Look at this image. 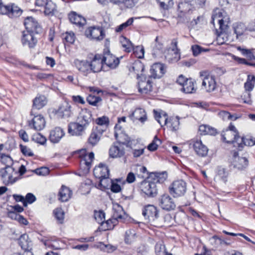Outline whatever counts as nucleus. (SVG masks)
<instances>
[{
    "instance_id": "obj_1",
    "label": "nucleus",
    "mask_w": 255,
    "mask_h": 255,
    "mask_svg": "<svg viewBox=\"0 0 255 255\" xmlns=\"http://www.w3.org/2000/svg\"><path fill=\"white\" fill-rule=\"evenodd\" d=\"M220 136L221 140L224 143L230 144L237 143L240 150L245 145H253L255 144L252 139L249 140L242 136L238 128L232 123H230L228 127L222 129Z\"/></svg>"
},
{
    "instance_id": "obj_2",
    "label": "nucleus",
    "mask_w": 255,
    "mask_h": 255,
    "mask_svg": "<svg viewBox=\"0 0 255 255\" xmlns=\"http://www.w3.org/2000/svg\"><path fill=\"white\" fill-rule=\"evenodd\" d=\"M72 155L74 158L78 159L80 168L83 173L89 172L95 158L94 153L88 152L86 148H82L73 151Z\"/></svg>"
},
{
    "instance_id": "obj_3",
    "label": "nucleus",
    "mask_w": 255,
    "mask_h": 255,
    "mask_svg": "<svg viewBox=\"0 0 255 255\" xmlns=\"http://www.w3.org/2000/svg\"><path fill=\"white\" fill-rule=\"evenodd\" d=\"M113 217L107 221H102L98 227L99 231H105L112 230L118 224L119 222H125L128 218V215L124 208H114Z\"/></svg>"
},
{
    "instance_id": "obj_4",
    "label": "nucleus",
    "mask_w": 255,
    "mask_h": 255,
    "mask_svg": "<svg viewBox=\"0 0 255 255\" xmlns=\"http://www.w3.org/2000/svg\"><path fill=\"white\" fill-rule=\"evenodd\" d=\"M207 0H183L178 5L181 16L192 13L193 11L205 7Z\"/></svg>"
},
{
    "instance_id": "obj_5",
    "label": "nucleus",
    "mask_w": 255,
    "mask_h": 255,
    "mask_svg": "<svg viewBox=\"0 0 255 255\" xmlns=\"http://www.w3.org/2000/svg\"><path fill=\"white\" fill-rule=\"evenodd\" d=\"M202 82L201 89L207 93H211L217 88V83L215 76L212 75L208 70H203L200 72Z\"/></svg>"
},
{
    "instance_id": "obj_6",
    "label": "nucleus",
    "mask_w": 255,
    "mask_h": 255,
    "mask_svg": "<svg viewBox=\"0 0 255 255\" xmlns=\"http://www.w3.org/2000/svg\"><path fill=\"white\" fill-rule=\"evenodd\" d=\"M137 82V89L139 93L142 94L152 95L155 89V85L151 77L142 76Z\"/></svg>"
},
{
    "instance_id": "obj_7",
    "label": "nucleus",
    "mask_w": 255,
    "mask_h": 255,
    "mask_svg": "<svg viewBox=\"0 0 255 255\" xmlns=\"http://www.w3.org/2000/svg\"><path fill=\"white\" fill-rule=\"evenodd\" d=\"M176 82L181 87L180 91L185 94H193L196 92V82L192 78H187L183 75H180Z\"/></svg>"
},
{
    "instance_id": "obj_8",
    "label": "nucleus",
    "mask_w": 255,
    "mask_h": 255,
    "mask_svg": "<svg viewBox=\"0 0 255 255\" xmlns=\"http://www.w3.org/2000/svg\"><path fill=\"white\" fill-rule=\"evenodd\" d=\"M104 68L110 70L116 69L119 65L120 60L112 54L109 47H106L102 52Z\"/></svg>"
},
{
    "instance_id": "obj_9",
    "label": "nucleus",
    "mask_w": 255,
    "mask_h": 255,
    "mask_svg": "<svg viewBox=\"0 0 255 255\" xmlns=\"http://www.w3.org/2000/svg\"><path fill=\"white\" fill-rule=\"evenodd\" d=\"M42 34L22 31L20 39L21 43L23 46L27 47L30 50H33L38 44L39 37L41 36Z\"/></svg>"
},
{
    "instance_id": "obj_10",
    "label": "nucleus",
    "mask_w": 255,
    "mask_h": 255,
    "mask_svg": "<svg viewBox=\"0 0 255 255\" xmlns=\"http://www.w3.org/2000/svg\"><path fill=\"white\" fill-rule=\"evenodd\" d=\"M84 35L90 40L100 41L105 37L106 33L102 26L94 25L86 28Z\"/></svg>"
},
{
    "instance_id": "obj_11",
    "label": "nucleus",
    "mask_w": 255,
    "mask_h": 255,
    "mask_svg": "<svg viewBox=\"0 0 255 255\" xmlns=\"http://www.w3.org/2000/svg\"><path fill=\"white\" fill-rule=\"evenodd\" d=\"M169 192L174 197L183 196L187 191V183L182 179L174 180L169 187Z\"/></svg>"
},
{
    "instance_id": "obj_12",
    "label": "nucleus",
    "mask_w": 255,
    "mask_h": 255,
    "mask_svg": "<svg viewBox=\"0 0 255 255\" xmlns=\"http://www.w3.org/2000/svg\"><path fill=\"white\" fill-rule=\"evenodd\" d=\"M215 20L217 21L219 25V29H216L217 34L219 36L228 30L230 18L227 16H223L222 13L220 12L212 15L211 23L214 25Z\"/></svg>"
},
{
    "instance_id": "obj_13",
    "label": "nucleus",
    "mask_w": 255,
    "mask_h": 255,
    "mask_svg": "<svg viewBox=\"0 0 255 255\" xmlns=\"http://www.w3.org/2000/svg\"><path fill=\"white\" fill-rule=\"evenodd\" d=\"M23 25L25 32H33L36 34H43V29L38 20L32 16H27L24 18Z\"/></svg>"
},
{
    "instance_id": "obj_14",
    "label": "nucleus",
    "mask_w": 255,
    "mask_h": 255,
    "mask_svg": "<svg viewBox=\"0 0 255 255\" xmlns=\"http://www.w3.org/2000/svg\"><path fill=\"white\" fill-rule=\"evenodd\" d=\"M23 10L14 3L4 4L0 8V14L6 15L11 19H16L22 13Z\"/></svg>"
},
{
    "instance_id": "obj_15",
    "label": "nucleus",
    "mask_w": 255,
    "mask_h": 255,
    "mask_svg": "<svg viewBox=\"0 0 255 255\" xmlns=\"http://www.w3.org/2000/svg\"><path fill=\"white\" fill-rule=\"evenodd\" d=\"M14 174H15L14 169L10 166L6 165L0 169V177L6 186L13 184L18 180L17 177H13Z\"/></svg>"
},
{
    "instance_id": "obj_16",
    "label": "nucleus",
    "mask_w": 255,
    "mask_h": 255,
    "mask_svg": "<svg viewBox=\"0 0 255 255\" xmlns=\"http://www.w3.org/2000/svg\"><path fill=\"white\" fill-rule=\"evenodd\" d=\"M190 146H191L195 154L200 157H205L208 155L209 148L205 145L201 138H194L190 140Z\"/></svg>"
},
{
    "instance_id": "obj_17",
    "label": "nucleus",
    "mask_w": 255,
    "mask_h": 255,
    "mask_svg": "<svg viewBox=\"0 0 255 255\" xmlns=\"http://www.w3.org/2000/svg\"><path fill=\"white\" fill-rule=\"evenodd\" d=\"M52 113L58 119H66L73 114V108L70 103L65 102L60 104L57 109H54Z\"/></svg>"
},
{
    "instance_id": "obj_18",
    "label": "nucleus",
    "mask_w": 255,
    "mask_h": 255,
    "mask_svg": "<svg viewBox=\"0 0 255 255\" xmlns=\"http://www.w3.org/2000/svg\"><path fill=\"white\" fill-rule=\"evenodd\" d=\"M89 59H90L89 63L92 72H99L105 68L102 53H91L89 55Z\"/></svg>"
},
{
    "instance_id": "obj_19",
    "label": "nucleus",
    "mask_w": 255,
    "mask_h": 255,
    "mask_svg": "<svg viewBox=\"0 0 255 255\" xmlns=\"http://www.w3.org/2000/svg\"><path fill=\"white\" fill-rule=\"evenodd\" d=\"M140 191L149 197H154L157 194L156 184L153 181L143 180L139 185Z\"/></svg>"
},
{
    "instance_id": "obj_20",
    "label": "nucleus",
    "mask_w": 255,
    "mask_h": 255,
    "mask_svg": "<svg viewBox=\"0 0 255 255\" xmlns=\"http://www.w3.org/2000/svg\"><path fill=\"white\" fill-rule=\"evenodd\" d=\"M33 116H34L33 119L28 122V127L37 131L42 130L45 127L46 124L44 117L41 114L37 115L35 114Z\"/></svg>"
},
{
    "instance_id": "obj_21",
    "label": "nucleus",
    "mask_w": 255,
    "mask_h": 255,
    "mask_svg": "<svg viewBox=\"0 0 255 255\" xmlns=\"http://www.w3.org/2000/svg\"><path fill=\"white\" fill-rule=\"evenodd\" d=\"M128 117L132 122H138L142 124L147 120L145 110L141 108H136L129 114Z\"/></svg>"
},
{
    "instance_id": "obj_22",
    "label": "nucleus",
    "mask_w": 255,
    "mask_h": 255,
    "mask_svg": "<svg viewBox=\"0 0 255 255\" xmlns=\"http://www.w3.org/2000/svg\"><path fill=\"white\" fill-rule=\"evenodd\" d=\"M74 65L77 70L83 76H87L92 72L90 63L87 60L75 59Z\"/></svg>"
},
{
    "instance_id": "obj_23",
    "label": "nucleus",
    "mask_w": 255,
    "mask_h": 255,
    "mask_svg": "<svg viewBox=\"0 0 255 255\" xmlns=\"http://www.w3.org/2000/svg\"><path fill=\"white\" fill-rule=\"evenodd\" d=\"M105 131V129L101 127H94L88 139V143L92 146L96 145Z\"/></svg>"
},
{
    "instance_id": "obj_24",
    "label": "nucleus",
    "mask_w": 255,
    "mask_h": 255,
    "mask_svg": "<svg viewBox=\"0 0 255 255\" xmlns=\"http://www.w3.org/2000/svg\"><path fill=\"white\" fill-rule=\"evenodd\" d=\"M93 175L98 179L106 178L110 176V169L106 164L100 163L94 168Z\"/></svg>"
},
{
    "instance_id": "obj_25",
    "label": "nucleus",
    "mask_w": 255,
    "mask_h": 255,
    "mask_svg": "<svg viewBox=\"0 0 255 255\" xmlns=\"http://www.w3.org/2000/svg\"><path fill=\"white\" fill-rule=\"evenodd\" d=\"M86 129V128L78 122H70L68 126V132L72 136H82Z\"/></svg>"
},
{
    "instance_id": "obj_26",
    "label": "nucleus",
    "mask_w": 255,
    "mask_h": 255,
    "mask_svg": "<svg viewBox=\"0 0 255 255\" xmlns=\"http://www.w3.org/2000/svg\"><path fill=\"white\" fill-rule=\"evenodd\" d=\"M115 137L117 140L116 142L125 145L128 147L131 148L132 142H134V139H131L128 135L120 130L119 131H115Z\"/></svg>"
},
{
    "instance_id": "obj_27",
    "label": "nucleus",
    "mask_w": 255,
    "mask_h": 255,
    "mask_svg": "<svg viewBox=\"0 0 255 255\" xmlns=\"http://www.w3.org/2000/svg\"><path fill=\"white\" fill-rule=\"evenodd\" d=\"M109 155L112 158H121L125 154L124 145L116 142H114L109 149Z\"/></svg>"
},
{
    "instance_id": "obj_28",
    "label": "nucleus",
    "mask_w": 255,
    "mask_h": 255,
    "mask_svg": "<svg viewBox=\"0 0 255 255\" xmlns=\"http://www.w3.org/2000/svg\"><path fill=\"white\" fill-rule=\"evenodd\" d=\"M47 104L46 98L41 95H37L32 101V106L30 114L34 115L36 114L35 110H40Z\"/></svg>"
},
{
    "instance_id": "obj_29",
    "label": "nucleus",
    "mask_w": 255,
    "mask_h": 255,
    "mask_svg": "<svg viewBox=\"0 0 255 255\" xmlns=\"http://www.w3.org/2000/svg\"><path fill=\"white\" fill-rule=\"evenodd\" d=\"M151 75L152 78H160L162 77L166 72V68L163 64L160 63H155L150 68Z\"/></svg>"
},
{
    "instance_id": "obj_30",
    "label": "nucleus",
    "mask_w": 255,
    "mask_h": 255,
    "mask_svg": "<svg viewBox=\"0 0 255 255\" xmlns=\"http://www.w3.org/2000/svg\"><path fill=\"white\" fill-rule=\"evenodd\" d=\"M198 132L201 136H214L219 133L217 128L207 124H202L199 126Z\"/></svg>"
},
{
    "instance_id": "obj_31",
    "label": "nucleus",
    "mask_w": 255,
    "mask_h": 255,
    "mask_svg": "<svg viewBox=\"0 0 255 255\" xmlns=\"http://www.w3.org/2000/svg\"><path fill=\"white\" fill-rule=\"evenodd\" d=\"M68 18L71 23L76 25L79 27H83L86 25L87 22L84 17L77 14L75 11H71L68 14Z\"/></svg>"
},
{
    "instance_id": "obj_32",
    "label": "nucleus",
    "mask_w": 255,
    "mask_h": 255,
    "mask_svg": "<svg viewBox=\"0 0 255 255\" xmlns=\"http://www.w3.org/2000/svg\"><path fill=\"white\" fill-rule=\"evenodd\" d=\"M72 193L70 188L62 185L58 193V199L61 202H67L71 198Z\"/></svg>"
},
{
    "instance_id": "obj_33",
    "label": "nucleus",
    "mask_w": 255,
    "mask_h": 255,
    "mask_svg": "<svg viewBox=\"0 0 255 255\" xmlns=\"http://www.w3.org/2000/svg\"><path fill=\"white\" fill-rule=\"evenodd\" d=\"M65 135L63 129L59 127H56L50 132L49 139L53 143H57Z\"/></svg>"
},
{
    "instance_id": "obj_34",
    "label": "nucleus",
    "mask_w": 255,
    "mask_h": 255,
    "mask_svg": "<svg viewBox=\"0 0 255 255\" xmlns=\"http://www.w3.org/2000/svg\"><path fill=\"white\" fill-rule=\"evenodd\" d=\"M61 37L62 42L65 47L70 46L71 45L73 44L76 39L75 33L72 31L63 33Z\"/></svg>"
},
{
    "instance_id": "obj_35",
    "label": "nucleus",
    "mask_w": 255,
    "mask_h": 255,
    "mask_svg": "<svg viewBox=\"0 0 255 255\" xmlns=\"http://www.w3.org/2000/svg\"><path fill=\"white\" fill-rule=\"evenodd\" d=\"M144 66L143 64L139 60L135 61L130 68V72H133L136 74L137 79H139L142 76V72L144 71Z\"/></svg>"
},
{
    "instance_id": "obj_36",
    "label": "nucleus",
    "mask_w": 255,
    "mask_h": 255,
    "mask_svg": "<svg viewBox=\"0 0 255 255\" xmlns=\"http://www.w3.org/2000/svg\"><path fill=\"white\" fill-rule=\"evenodd\" d=\"M179 119L177 117H167V122L164 124L172 131H176L179 128Z\"/></svg>"
},
{
    "instance_id": "obj_37",
    "label": "nucleus",
    "mask_w": 255,
    "mask_h": 255,
    "mask_svg": "<svg viewBox=\"0 0 255 255\" xmlns=\"http://www.w3.org/2000/svg\"><path fill=\"white\" fill-rule=\"evenodd\" d=\"M161 207H174L175 206L173 199L168 194H163L159 199Z\"/></svg>"
},
{
    "instance_id": "obj_38",
    "label": "nucleus",
    "mask_w": 255,
    "mask_h": 255,
    "mask_svg": "<svg viewBox=\"0 0 255 255\" xmlns=\"http://www.w3.org/2000/svg\"><path fill=\"white\" fill-rule=\"evenodd\" d=\"M142 215L146 219L154 220L158 217V211L157 208H144Z\"/></svg>"
},
{
    "instance_id": "obj_39",
    "label": "nucleus",
    "mask_w": 255,
    "mask_h": 255,
    "mask_svg": "<svg viewBox=\"0 0 255 255\" xmlns=\"http://www.w3.org/2000/svg\"><path fill=\"white\" fill-rule=\"evenodd\" d=\"M86 101L90 105L98 108L102 105V98L99 95L90 94L86 97Z\"/></svg>"
},
{
    "instance_id": "obj_40",
    "label": "nucleus",
    "mask_w": 255,
    "mask_h": 255,
    "mask_svg": "<svg viewBox=\"0 0 255 255\" xmlns=\"http://www.w3.org/2000/svg\"><path fill=\"white\" fill-rule=\"evenodd\" d=\"M41 242L43 243L46 247L51 248L55 250H58L60 248L58 245V242L55 238H46L41 239Z\"/></svg>"
},
{
    "instance_id": "obj_41",
    "label": "nucleus",
    "mask_w": 255,
    "mask_h": 255,
    "mask_svg": "<svg viewBox=\"0 0 255 255\" xmlns=\"http://www.w3.org/2000/svg\"><path fill=\"white\" fill-rule=\"evenodd\" d=\"M114 4L119 6H124L126 8H132L138 0H111Z\"/></svg>"
},
{
    "instance_id": "obj_42",
    "label": "nucleus",
    "mask_w": 255,
    "mask_h": 255,
    "mask_svg": "<svg viewBox=\"0 0 255 255\" xmlns=\"http://www.w3.org/2000/svg\"><path fill=\"white\" fill-rule=\"evenodd\" d=\"M255 85V76L254 75H249L247 80L244 83V89L246 93H250L253 91Z\"/></svg>"
},
{
    "instance_id": "obj_43",
    "label": "nucleus",
    "mask_w": 255,
    "mask_h": 255,
    "mask_svg": "<svg viewBox=\"0 0 255 255\" xmlns=\"http://www.w3.org/2000/svg\"><path fill=\"white\" fill-rule=\"evenodd\" d=\"M164 50V44L161 36H156L155 39L154 45L153 47V52L154 54L162 53Z\"/></svg>"
},
{
    "instance_id": "obj_44",
    "label": "nucleus",
    "mask_w": 255,
    "mask_h": 255,
    "mask_svg": "<svg viewBox=\"0 0 255 255\" xmlns=\"http://www.w3.org/2000/svg\"><path fill=\"white\" fill-rule=\"evenodd\" d=\"M135 174L137 178L144 180L148 176V172L145 166L137 165L135 168Z\"/></svg>"
},
{
    "instance_id": "obj_45",
    "label": "nucleus",
    "mask_w": 255,
    "mask_h": 255,
    "mask_svg": "<svg viewBox=\"0 0 255 255\" xmlns=\"http://www.w3.org/2000/svg\"><path fill=\"white\" fill-rule=\"evenodd\" d=\"M92 120L91 113L90 112H86L81 116L79 123L84 126L85 128H87Z\"/></svg>"
},
{
    "instance_id": "obj_46",
    "label": "nucleus",
    "mask_w": 255,
    "mask_h": 255,
    "mask_svg": "<svg viewBox=\"0 0 255 255\" xmlns=\"http://www.w3.org/2000/svg\"><path fill=\"white\" fill-rule=\"evenodd\" d=\"M234 167L239 170L246 168L249 164L248 160L246 157H238V159L233 161Z\"/></svg>"
},
{
    "instance_id": "obj_47",
    "label": "nucleus",
    "mask_w": 255,
    "mask_h": 255,
    "mask_svg": "<svg viewBox=\"0 0 255 255\" xmlns=\"http://www.w3.org/2000/svg\"><path fill=\"white\" fill-rule=\"evenodd\" d=\"M98 188L102 190H105L110 188L111 183H112V179L109 177L106 178H100L98 179Z\"/></svg>"
},
{
    "instance_id": "obj_48",
    "label": "nucleus",
    "mask_w": 255,
    "mask_h": 255,
    "mask_svg": "<svg viewBox=\"0 0 255 255\" xmlns=\"http://www.w3.org/2000/svg\"><path fill=\"white\" fill-rule=\"evenodd\" d=\"M95 123L98 125L97 127H101L106 130L109 125L110 120L107 116H103L96 119Z\"/></svg>"
},
{
    "instance_id": "obj_49",
    "label": "nucleus",
    "mask_w": 255,
    "mask_h": 255,
    "mask_svg": "<svg viewBox=\"0 0 255 255\" xmlns=\"http://www.w3.org/2000/svg\"><path fill=\"white\" fill-rule=\"evenodd\" d=\"M151 177L153 180L152 181L155 184L156 183H162L166 180L167 174L165 172H156L153 174V176H151Z\"/></svg>"
},
{
    "instance_id": "obj_50",
    "label": "nucleus",
    "mask_w": 255,
    "mask_h": 255,
    "mask_svg": "<svg viewBox=\"0 0 255 255\" xmlns=\"http://www.w3.org/2000/svg\"><path fill=\"white\" fill-rule=\"evenodd\" d=\"M56 5L51 0H49L44 6V13L46 15H53L54 14L56 9Z\"/></svg>"
},
{
    "instance_id": "obj_51",
    "label": "nucleus",
    "mask_w": 255,
    "mask_h": 255,
    "mask_svg": "<svg viewBox=\"0 0 255 255\" xmlns=\"http://www.w3.org/2000/svg\"><path fill=\"white\" fill-rule=\"evenodd\" d=\"M121 43L124 51L127 53H130L132 51L133 45L128 39L126 37H123Z\"/></svg>"
},
{
    "instance_id": "obj_52",
    "label": "nucleus",
    "mask_w": 255,
    "mask_h": 255,
    "mask_svg": "<svg viewBox=\"0 0 255 255\" xmlns=\"http://www.w3.org/2000/svg\"><path fill=\"white\" fill-rule=\"evenodd\" d=\"M154 117L155 119L158 122V123L162 126L161 119H163V124L166 123L167 122V114L165 112H159L155 110L153 111Z\"/></svg>"
},
{
    "instance_id": "obj_53",
    "label": "nucleus",
    "mask_w": 255,
    "mask_h": 255,
    "mask_svg": "<svg viewBox=\"0 0 255 255\" xmlns=\"http://www.w3.org/2000/svg\"><path fill=\"white\" fill-rule=\"evenodd\" d=\"M238 50H239L243 55L246 56L248 60L255 61V56L252 49H247L239 47Z\"/></svg>"
},
{
    "instance_id": "obj_54",
    "label": "nucleus",
    "mask_w": 255,
    "mask_h": 255,
    "mask_svg": "<svg viewBox=\"0 0 255 255\" xmlns=\"http://www.w3.org/2000/svg\"><path fill=\"white\" fill-rule=\"evenodd\" d=\"M53 214L57 221L60 224L63 223L65 212L62 208H56L53 211Z\"/></svg>"
},
{
    "instance_id": "obj_55",
    "label": "nucleus",
    "mask_w": 255,
    "mask_h": 255,
    "mask_svg": "<svg viewBox=\"0 0 255 255\" xmlns=\"http://www.w3.org/2000/svg\"><path fill=\"white\" fill-rule=\"evenodd\" d=\"M178 38H176L172 39L170 43V48L171 49V50L173 52L174 54H175L174 58H176L177 57H180V49L178 47Z\"/></svg>"
},
{
    "instance_id": "obj_56",
    "label": "nucleus",
    "mask_w": 255,
    "mask_h": 255,
    "mask_svg": "<svg viewBox=\"0 0 255 255\" xmlns=\"http://www.w3.org/2000/svg\"><path fill=\"white\" fill-rule=\"evenodd\" d=\"M133 54L137 58L141 59L143 58L144 54V50L142 46H136L133 47Z\"/></svg>"
},
{
    "instance_id": "obj_57",
    "label": "nucleus",
    "mask_w": 255,
    "mask_h": 255,
    "mask_svg": "<svg viewBox=\"0 0 255 255\" xmlns=\"http://www.w3.org/2000/svg\"><path fill=\"white\" fill-rule=\"evenodd\" d=\"M36 200L35 196L31 193H28L24 197L23 206L26 207L28 204H31Z\"/></svg>"
},
{
    "instance_id": "obj_58",
    "label": "nucleus",
    "mask_w": 255,
    "mask_h": 255,
    "mask_svg": "<svg viewBox=\"0 0 255 255\" xmlns=\"http://www.w3.org/2000/svg\"><path fill=\"white\" fill-rule=\"evenodd\" d=\"M161 143V140L157 137V135L155 136L152 142L147 146V149L150 151H154L157 149L158 144Z\"/></svg>"
},
{
    "instance_id": "obj_59",
    "label": "nucleus",
    "mask_w": 255,
    "mask_h": 255,
    "mask_svg": "<svg viewBox=\"0 0 255 255\" xmlns=\"http://www.w3.org/2000/svg\"><path fill=\"white\" fill-rule=\"evenodd\" d=\"M133 22V18L132 17L129 18L125 22L118 26L115 29L116 32H121L123 29L127 28L128 26L132 25Z\"/></svg>"
},
{
    "instance_id": "obj_60",
    "label": "nucleus",
    "mask_w": 255,
    "mask_h": 255,
    "mask_svg": "<svg viewBox=\"0 0 255 255\" xmlns=\"http://www.w3.org/2000/svg\"><path fill=\"white\" fill-rule=\"evenodd\" d=\"M13 211H9L7 212V216L11 219L17 220L18 216L20 215L18 213L21 212L23 211L24 208H13Z\"/></svg>"
},
{
    "instance_id": "obj_61",
    "label": "nucleus",
    "mask_w": 255,
    "mask_h": 255,
    "mask_svg": "<svg viewBox=\"0 0 255 255\" xmlns=\"http://www.w3.org/2000/svg\"><path fill=\"white\" fill-rule=\"evenodd\" d=\"M155 253L156 255H166L165 247L161 243H157L155 246Z\"/></svg>"
},
{
    "instance_id": "obj_62",
    "label": "nucleus",
    "mask_w": 255,
    "mask_h": 255,
    "mask_svg": "<svg viewBox=\"0 0 255 255\" xmlns=\"http://www.w3.org/2000/svg\"><path fill=\"white\" fill-rule=\"evenodd\" d=\"M94 218L100 225L102 221L105 220V213L102 210H99L98 212L95 210L94 211Z\"/></svg>"
},
{
    "instance_id": "obj_63",
    "label": "nucleus",
    "mask_w": 255,
    "mask_h": 255,
    "mask_svg": "<svg viewBox=\"0 0 255 255\" xmlns=\"http://www.w3.org/2000/svg\"><path fill=\"white\" fill-rule=\"evenodd\" d=\"M32 139L41 144H44L46 142V138L40 133H36L33 135Z\"/></svg>"
},
{
    "instance_id": "obj_64",
    "label": "nucleus",
    "mask_w": 255,
    "mask_h": 255,
    "mask_svg": "<svg viewBox=\"0 0 255 255\" xmlns=\"http://www.w3.org/2000/svg\"><path fill=\"white\" fill-rule=\"evenodd\" d=\"M210 241L212 244H214L215 246H219L221 245H228L230 244L229 243H228L226 240H222L220 238L218 237L217 236H214L211 239Z\"/></svg>"
}]
</instances>
